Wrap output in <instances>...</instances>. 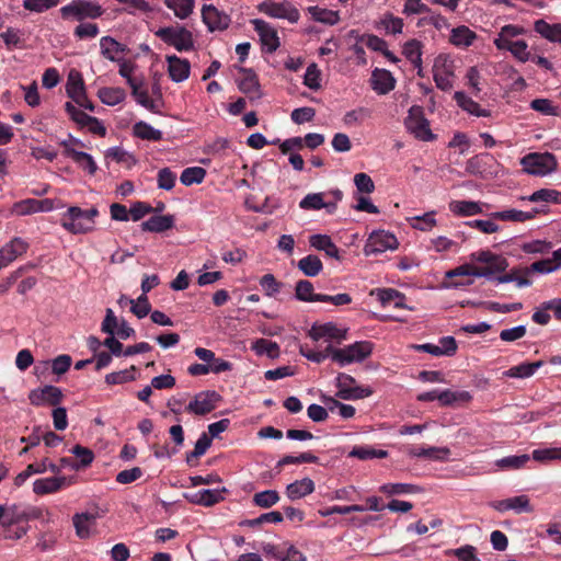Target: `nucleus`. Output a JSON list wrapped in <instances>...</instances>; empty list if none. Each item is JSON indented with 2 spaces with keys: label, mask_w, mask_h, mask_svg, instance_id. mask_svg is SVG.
Instances as JSON below:
<instances>
[{
  "label": "nucleus",
  "mask_w": 561,
  "mask_h": 561,
  "mask_svg": "<svg viewBox=\"0 0 561 561\" xmlns=\"http://www.w3.org/2000/svg\"><path fill=\"white\" fill-rule=\"evenodd\" d=\"M257 9L270 18L286 20L289 23H297L300 19L298 9L287 0H264Z\"/></svg>",
  "instance_id": "4"
},
{
  "label": "nucleus",
  "mask_w": 561,
  "mask_h": 561,
  "mask_svg": "<svg viewBox=\"0 0 561 561\" xmlns=\"http://www.w3.org/2000/svg\"><path fill=\"white\" fill-rule=\"evenodd\" d=\"M350 457L358 458L360 460L386 458L388 451L383 449H375L371 446H355L348 454Z\"/></svg>",
  "instance_id": "51"
},
{
  "label": "nucleus",
  "mask_w": 561,
  "mask_h": 561,
  "mask_svg": "<svg viewBox=\"0 0 561 561\" xmlns=\"http://www.w3.org/2000/svg\"><path fill=\"white\" fill-rule=\"evenodd\" d=\"M404 124L408 131L422 141H431L435 138L421 106H412L409 110Z\"/></svg>",
  "instance_id": "7"
},
{
  "label": "nucleus",
  "mask_w": 561,
  "mask_h": 561,
  "mask_svg": "<svg viewBox=\"0 0 561 561\" xmlns=\"http://www.w3.org/2000/svg\"><path fill=\"white\" fill-rule=\"evenodd\" d=\"M65 111L69 117L81 128H84L87 125H89L91 118L93 117L78 108L72 102L65 103Z\"/></svg>",
  "instance_id": "60"
},
{
  "label": "nucleus",
  "mask_w": 561,
  "mask_h": 561,
  "mask_svg": "<svg viewBox=\"0 0 561 561\" xmlns=\"http://www.w3.org/2000/svg\"><path fill=\"white\" fill-rule=\"evenodd\" d=\"M403 55L411 64L419 69V75H421L422 70V45L421 42L416 39L408 41L403 45Z\"/></svg>",
  "instance_id": "43"
},
{
  "label": "nucleus",
  "mask_w": 561,
  "mask_h": 561,
  "mask_svg": "<svg viewBox=\"0 0 561 561\" xmlns=\"http://www.w3.org/2000/svg\"><path fill=\"white\" fill-rule=\"evenodd\" d=\"M396 78L386 69L376 68L371 72L370 87L379 95H385L396 88Z\"/></svg>",
  "instance_id": "17"
},
{
  "label": "nucleus",
  "mask_w": 561,
  "mask_h": 561,
  "mask_svg": "<svg viewBox=\"0 0 561 561\" xmlns=\"http://www.w3.org/2000/svg\"><path fill=\"white\" fill-rule=\"evenodd\" d=\"M433 77L438 89L448 91L453 88L454 65L448 56L439 55L435 58Z\"/></svg>",
  "instance_id": "11"
},
{
  "label": "nucleus",
  "mask_w": 561,
  "mask_h": 561,
  "mask_svg": "<svg viewBox=\"0 0 561 561\" xmlns=\"http://www.w3.org/2000/svg\"><path fill=\"white\" fill-rule=\"evenodd\" d=\"M308 335L313 341H323L328 345L341 344L347 335V329L339 327L334 322L313 324Z\"/></svg>",
  "instance_id": "8"
},
{
  "label": "nucleus",
  "mask_w": 561,
  "mask_h": 561,
  "mask_svg": "<svg viewBox=\"0 0 561 561\" xmlns=\"http://www.w3.org/2000/svg\"><path fill=\"white\" fill-rule=\"evenodd\" d=\"M438 401L444 407H451L460 403H467L472 399L469 391L458 390L453 391L450 389L440 390Z\"/></svg>",
  "instance_id": "35"
},
{
  "label": "nucleus",
  "mask_w": 561,
  "mask_h": 561,
  "mask_svg": "<svg viewBox=\"0 0 561 561\" xmlns=\"http://www.w3.org/2000/svg\"><path fill=\"white\" fill-rule=\"evenodd\" d=\"M530 459L529 455H512L507 457H503L496 460V466L501 469H519L524 467Z\"/></svg>",
  "instance_id": "59"
},
{
  "label": "nucleus",
  "mask_w": 561,
  "mask_h": 561,
  "mask_svg": "<svg viewBox=\"0 0 561 561\" xmlns=\"http://www.w3.org/2000/svg\"><path fill=\"white\" fill-rule=\"evenodd\" d=\"M156 35L179 51H187L194 48L193 34L183 26L163 27L158 30Z\"/></svg>",
  "instance_id": "5"
},
{
  "label": "nucleus",
  "mask_w": 561,
  "mask_h": 561,
  "mask_svg": "<svg viewBox=\"0 0 561 561\" xmlns=\"http://www.w3.org/2000/svg\"><path fill=\"white\" fill-rule=\"evenodd\" d=\"M307 11L316 22L327 25H335L340 22L339 11L329 10L318 5L309 7Z\"/></svg>",
  "instance_id": "37"
},
{
  "label": "nucleus",
  "mask_w": 561,
  "mask_h": 561,
  "mask_svg": "<svg viewBox=\"0 0 561 561\" xmlns=\"http://www.w3.org/2000/svg\"><path fill=\"white\" fill-rule=\"evenodd\" d=\"M327 351L334 363L344 367L354 363H362L369 357L373 353V344L369 341H357L341 348L327 345Z\"/></svg>",
  "instance_id": "2"
},
{
  "label": "nucleus",
  "mask_w": 561,
  "mask_h": 561,
  "mask_svg": "<svg viewBox=\"0 0 561 561\" xmlns=\"http://www.w3.org/2000/svg\"><path fill=\"white\" fill-rule=\"evenodd\" d=\"M61 145L65 147L66 156L71 158L81 169L88 171L90 174L96 171V163L91 154L68 147L67 141H62Z\"/></svg>",
  "instance_id": "30"
},
{
  "label": "nucleus",
  "mask_w": 561,
  "mask_h": 561,
  "mask_svg": "<svg viewBox=\"0 0 561 561\" xmlns=\"http://www.w3.org/2000/svg\"><path fill=\"white\" fill-rule=\"evenodd\" d=\"M313 491L314 482L310 478L296 480L286 486V495L291 501L302 499Z\"/></svg>",
  "instance_id": "29"
},
{
  "label": "nucleus",
  "mask_w": 561,
  "mask_h": 561,
  "mask_svg": "<svg viewBox=\"0 0 561 561\" xmlns=\"http://www.w3.org/2000/svg\"><path fill=\"white\" fill-rule=\"evenodd\" d=\"M220 400V396L216 391H201L193 400L187 404L185 410L188 413L195 414V415H205L209 412H211L216 405L217 402Z\"/></svg>",
  "instance_id": "13"
},
{
  "label": "nucleus",
  "mask_w": 561,
  "mask_h": 561,
  "mask_svg": "<svg viewBox=\"0 0 561 561\" xmlns=\"http://www.w3.org/2000/svg\"><path fill=\"white\" fill-rule=\"evenodd\" d=\"M456 276H474V277H484L490 279L491 278V272H485L482 270H479V267L463 264L460 265L454 270H450L446 273V277L453 278Z\"/></svg>",
  "instance_id": "52"
},
{
  "label": "nucleus",
  "mask_w": 561,
  "mask_h": 561,
  "mask_svg": "<svg viewBox=\"0 0 561 561\" xmlns=\"http://www.w3.org/2000/svg\"><path fill=\"white\" fill-rule=\"evenodd\" d=\"M543 365L542 360L534 362V363H522L517 366L511 367L505 375L511 378H529L531 377L538 368Z\"/></svg>",
  "instance_id": "49"
},
{
  "label": "nucleus",
  "mask_w": 561,
  "mask_h": 561,
  "mask_svg": "<svg viewBox=\"0 0 561 561\" xmlns=\"http://www.w3.org/2000/svg\"><path fill=\"white\" fill-rule=\"evenodd\" d=\"M348 37L365 44L368 48L375 51L382 53L387 47V43L382 38L371 34L360 35L356 30H351L348 32Z\"/></svg>",
  "instance_id": "46"
},
{
  "label": "nucleus",
  "mask_w": 561,
  "mask_h": 561,
  "mask_svg": "<svg viewBox=\"0 0 561 561\" xmlns=\"http://www.w3.org/2000/svg\"><path fill=\"white\" fill-rule=\"evenodd\" d=\"M185 497L194 504H199L204 506H211L218 503L222 496L218 490L214 489H205L197 491L193 494H185Z\"/></svg>",
  "instance_id": "34"
},
{
  "label": "nucleus",
  "mask_w": 561,
  "mask_h": 561,
  "mask_svg": "<svg viewBox=\"0 0 561 561\" xmlns=\"http://www.w3.org/2000/svg\"><path fill=\"white\" fill-rule=\"evenodd\" d=\"M454 99L459 107H461L463 111L471 115H474L477 117H486L490 115L488 110L481 108L479 103L473 101L465 92H456Z\"/></svg>",
  "instance_id": "33"
},
{
  "label": "nucleus",
  "mask_w": 561,
  "mask_h": 561,
  "mask_svg": "<svg viewBox=\"0 0 561 561\" xmlns=\"http://www.w3.org/2000/svg\"><path fill=\"white\" fill-rule=\"evenodd\" d=\"M117 65H118V73L124 78L126 79V82L129 87H131V84H135L137 83L138 81H140L142 78H137L134 76V72H135V69H136V65L134 62H131L130 60H126L124 58H121L118 61H116Z\"/></svg>",
  "instance_id": "63"
},
{
  "label": "nucleus",
  "mask_w": 561,
  "mask_h": 561,
  "mask_svg": "<svg viewBox=\"0 0 561 561\" xmlns=\"http://www.w3.org/2000/svg\"><path fill=\"white\" fill-rule=\"evenodd\" d=\"M131 94L136 102L151 112H159V99L149 96L148 90L145 88L144 79L131 84Z\"/></svg>",
  "instance_id": "24"
},
{
  "label": "nucleus",
  "mask_w": 561,
  "mask_h": 561,
  "mask_svg": "<svg viewBox=\"0 0 561 561\" xmlns=\"http://www.w3.org/2000/svg\"><path fill=\"white\" fill-rule=\"evenodd\" d=\"M403 20L394 16L391 13H386L379 21V27L382 28L387 34H401L403 31Z\"/></svg>",
  "instance_id": "53"
},
{
  "label": "nucleus",
  "mask_w": 561,
  "mask_h": 561,
  "mask_svg": "<svg viewBox=\"0 0 561 561\" xmlns=\"http://www.w3.org/2000/svg\"><path fill=\"white\" fill-rule=\"evenodd\" d=\"M242 73L243 76L238 83L239 90L252 98H259L260 84L256 75L252 70H242Z\"/></svg>",
  "instance_id": "40"
},
{
  "label": "nucleus",
  "mask_w": 561,
  "mask_h": 561,
  "mask_svg": "<svg viewBox=\"0 0 561 561\" xmlns=\"http://www.w3.org/2000/svg\"><path fill=\"white\" fill-rule=\"evenodd\" d=\"M164 4L181 20L188 18L194 9V0H164Z\"/></svg>",
  "instance_id": "50"
},
{
  "label": "nucleus",
  "mask_w": 561,
  "mask_h": 561,
  "mask_svg": "<svg viewBox=\"0 0 561 561\" xmlns=\"http://www.w3.org/2000/svg\"><path fill=\"white\" fill-rule=\"evenodd\" d=\"M335 381L339 389L336 396L343 400L363 399L373 393L369 388L355 387V379L345 373H340Z\"/></svg>",
  "instance_id": "12"
},
{
  "label": "nucleus",
  "mask_w": 561,
  "mask_h": 561,
  "mask_svg": "<svg viewBox=\"0 0 561 561\" xmlns=\"http://www.w3.org/2000/svg\"><path fill=\"white\" fill-rule=\"evenodd\" d=\"M524 170L537 176H545L557 169V159L552 153H529L520 161Z\"/></svg>",
  "instance_id": "6"
},
{
  "label": "nucleus",
  "mask_w": 561,
  "mask_h": 561,
  "mask_svg": "<svg viewBox=\"0 0 561 561\" xmlns=\"http://www.w3.org/2000/svg\"><path fill=\"white\" fill-rule=\"evenodd\" d=\"M135 370L136 367L130 366L127 369L110 373L105 376V382L110 386H114L134 381L136 379V376L134 374Z\"/></svg>",
  "instance_id": "56"
},
{
  "label": "nucleus",
  "mask_w": 561,
  "mask_h": 561,
  "mask_svg": "<svg viewBox=\"0 0 561 561\" xmlns=\"http://www.w3.org/2000/svg\"><path fill=\"white\" fill-rule=\"evenodd\" d=\"M28 244L22 238H13L0 249V271L27 251Z\"/></svg>",
  "instance_id": "15"
},
{
  "label": "nucleus",
  "mask_w": 561,
  "mask_h": 561,
  "mask_svg": "<svg viewBox=\"0 0 561 561\" xmlns=\"http://www.w3.org/2000/svg\"><path fill=\"white\" fill-rule=\"evenodd\" d=\"M279 501V494L275 490H265L254 494L253 503L262 508H268Z\"/></svg>",
  "instance_id": "61"
},
{
  "label": "nucleus",
  "mask_w": 561,
  "mask_h": 561,
  "mask_svg": "<svg viewBox=\"0 0 561 561\" xmlns=\"http://www.w3.org/2000/svg\"><path fill=\"white\" fill-rule=\"evenodd\" d=\"M410 227L420 231H431L437 224L435 211H427L423 215L408 217Z\"/></svg>",
  "instance_id": "45"
},
{
  "label": "nucleus",
  "mask_w": 561,
  "mask_h": 561,
  "mask_svg": "<svg viewBox=\"0 0 561 561\" xmlns=\"http://www.w3.org/2000/svg\"><path fill=\"white\" fill-rule=\"evenodd\" d=\"M28 518L27 513L16 504L0 505V525L3 528L27 522Z\"/></svg>",
  "instance_id": "19"
},
{
  "label": "nucleus",
  "mask_w": 561,
  "mask_h": 561,
  "mask_svg": "<svg viewBox=\"0 0 561 561\" xmlns=\"http://www.w3.org/2000/svg\"><path fill=\"white\" fill-rule=\"evenodd\" d=\"M378 300L382 306L393 305L396 308H404V295L394 288L376 289Z\"/></svg>",
  "instance_id": "41"
},
{
  "label": "nucleus",
  "mask_w": 561,
  "mask_h": 561,
  "mask_svg": "<svg viewBox=\"0 0 561 561\" xmlns=\"http://www.w3.org/2000/svg\"><path fill=\"white\" fill-rule=\"evenodd\" d=\"M527 199L534 203L546 202L552 204H561V192L557 190L542 188L534 192L530 196L527 197Z\"/></svg>",
  "instance_id": "58"
},
{
  "label": "nucleus",
  "mask_w": 561,
  "mask_h": 561,
  "mask_svg": "<svg viewBox=\"0 0 561 561\" xmlns=\"http://www.w3.org/2000/svg\"><path fill=\"white\" fill-rule=\"evenodd\" d=\"M65 88L67 96L70 98L73 102L87 94L82 75L76 69H71L69 71Z\"/></svg>",
  "instance_id": "22"
},
{
  "label": "nucleus",
  "mask_w": 561,
  "mask_h": 561,
  "mask_svg": "<svg viewBox=\"0 0 561 561\" xmlns=\"http://www.w3.org/2000/svg\"><path fill=\"white\" fill-rule=\"evenodd\" d=\"M66 483L65 477H50L37 479L33 483V492L45 495L58 492Z\"/></svg>",
  "instance_id": "26"
},
{
  "label": "nucleus",
  "mask_w": 561,
  "mask_h": 561,
  "mask_svg": "<svg viewBox=\"0 0 561 561\" xmlns=\"http://www.w3.org/2000/svg\"><path fill=\"white\" fill-rule=\"evenodd\" d=\"M134 134L138 138L146 139V140H153L158 141L162 138V131L159 129L153 128L151 125H149L146 122H137L134 125Z\"/></svg>",
  "instance_id": "54"
},
{
  "label": "nucleus",
  "mask_w": 561,
  "mask_h": 561,
  "mask_svg": "<svg viewBox=\"0 0 561 561\" xmlns=\"http://www.w3.org/2000/svg\"><path fill=\"white\" fill-rule=\"evenodd\" d=\"M260 286L267 297H275L279 294L283 283L278 282L273 274H265L260 279Z\"/></svg>",
  "instance_id": "62"
},
{
  "label": "nucleus",
  "mask_w": 561,
  "mask_h": 561,
  "mask_svg": "<svg viewBox=\"0 0 561 561\" xmlns=\"http://www.w3.org/2000/svg\"><path fill=\"white\" fill-rule=\"evenodd\" d=\"M409 456L414 458H426L430 460L444 461L447 460L450 450L447 447H419L410 448L408 451Z\"/></svg>",
  "instance_id": "27"
},
{
  "label": "nucleus",
  "mask_w": 561,
  "mask_h": 561,
  "mask_svg": "<svg viewBox=\"0 0 561 561\" xmlns=\"http://www.w3.org/2000/svg\"><path fill=\"white\" fill-rule=\"evenodd\" d=\"M203 22L207 25L209 31L225 30L229 25V18L227 14L219 12L214 5H204L202 9Z\"/></svg>",
  "instance_id": "20"
},
{
  "label": "nucleus",
  "mask_w": 561,
  "mask_h": 561,
  "mask_svg": "<svg viewBox=\"0 0 561 561\" xmlns=\"http://www.w3.org/2000/svg\"><path fill=\"white\" fill-rule=\"evenodd\" d=\"M323 197V193H309L299 202V207L304 210L329 208L330 205L324 202Z\"/></svg>",
  "instance_id": "55"
},
{
  "label": "nucleus",
  "mask_w": 561,
  "mask_h": 561,
  "mask_svg": "<svg viewBox=\"0 0 561 561\" xmlns=\"http://www.w3.org/2000/svg\"><path fill=\"white\" fill-rule=\"evenodd\" d=\"M206 176V170L201 167H191L183 170L180 180L183 185L199 184Z\"/></svg>",
  "instance_id": "57"
},
{
  "label": "nucleus",
  "mask_w": 561,
  "mask_h": 561,
  "mask_svg": "<svg viewBox=\"0 0 561 561\" xmlns=\"http://www.w3.org/2000/svg\"><path fill=\"white\" fill-rule=\"evenodd\" d=\"M535 31L546 39L561 44V24H549L539 20L535 23Z\"/></svg>",
  "instance_id": "47"
},
{
  "label": "nucleus",
  "mask_w": 561,
  "mask_h": 561,
  "mask_svg": "<svg viewBox=\"0 0 561 561\" xmlns=\"http://www.w3.org/2000/svg\"><path fill=\"white\" fill-rule=\"evenodd\" d=\"M174 226V216L161 215L153 216L141 224V229L149 232H163Z\"/></svg>",
  "instance_id": "32"
},
{
  "label": "nucleus",
  "mask_w": 561,
  "mask_h": 561,
  "mask_svg": "<svg viewBox=\"0 0 561 561\" xmlns=\"http://www.w3.org/2000/svg\"><path fill=\"white\" fill-rule=\"evenodd\" d=\"M524 33V28L517 25H504L497 37L494 39V45L497 49L503 50L516 41H520L519 35Z\"/></svg>",
  "instance_id": "28"
},
{
  "label": "nucleus",
  "mask_w": 561,
  "mask_h": 561,
  "mask_svg": "<svg viewBox=\"0 0 561 561\" xmlns=\"http://www.w3.org/2000/svg\"><path fill=\"white\" fill-rule=\"evenodd\" d=\"M98 98L103 104L115 106L125 100L126 93L122 88L104 87L98 91Z\"/></svg>",
  "instance_id": "39"
},
{
  "label": "nucleus",
  "mask_w": 561,
  "mask_h": 561,
  "mask_svg": "<svg viewBox=\"0 0 561 561\" xmlns=\"http://www.w3.org/2000/svg\"><path fill=\"white\" fill-rule=\"evenodd\" d=\"M448 207L458 216H474L482 213L481 204L473 201H451Z\"/></svg>",
  "instance_id": "38"
},
{
  "label": "nucleus",
  "mask_w": 561,
  "mask_h": 561,
  "mask_svg": "<svg viewBox=\"0 0 561 561\" xmlns=\"http://www.w3.org/2000/svg\"><path fill=\"white\" fill-rule=\"evenodd\" d=\"M47 470L50 472L57 473L59 472V467L55 463L48 461L47 459H44L41 463H30L25 470L16 474L14 478V485L16 488L22 486L26 480L33 476V474H42L45 473Z\"/></svg>",
  "instance_id": "21"
},
{
  "label": "nucleus",
  "mask_w": 561,
  "mask_h": 561,
  "mask_svg": "<svg viewBox=\"0 0 561 561\" xmlns=\"http://www.w3.org/2000/svg\"><path fill=\"white\" fill-rule=\"evenodd\" d=\"M103 515L99 507L91 511L76 513L72 516V524L76 536L80 539H88L95 533L96 520Z\"/></svg>",
  "instance_id": "9"
},
{
  "label": "nucleus",
  "mask_w": 561,
  "mask_h": 561,
  "mask_svg": "<svg viewBox=\"0 0 561 561\" xmlns=\"http://www.w3.org/2000/svg\"><path fill=\"white\" fill-rule=\"evenodd\" d=\"M297 266L308 277H316L323 270L321 260L313 254L300 259Z\"/></svg>",
  "instance_id": "44"
},
{
  "label": "nucleus",
  "mask_w": 561,
  "mask_h": 561,
  "mask_svg": "<svg viewBox=\"0 0 561 561\" xmlns=\"http://www.w3.org/2000/svg\"><path fill=\"white\" fill-rule=\"evenodd\" d=\"M309 243L318 251H323L329 257L340 260V250L328 234H312L309 237Z\"/></svg>",
  "instance_id": "25"
},
{
  "label": "nucleus",
  "mask_w": 561,
  "mask_h": 561,
  "mask_svg": "<svg viewBox=\"0 0 561 561\" xmlns=\"http://www.w3.org/2000/svg\"><path fill=\"white\" fill-rule=\"evenodd\" d=\"M168 64V73L170 79L180 83L188 79L191 73V64L187 59L178 57L176 55H168L165 57Z\"/></svg>",
  "instance_id": "16"
},
{
  "label": "nucleus",
  "mask_w": 561,
  "mask_h": 561,
  "mask_svg": "<svg viewBox=\"0 0 561 561\" xmlns=\"http://www.w3.org/2000/svg\"><path fill=\"white\" fill-rule=\"evenodd\" d=\"M255 32L260 36L262 47L267 53H273L279 47V38L276 30L264 20L255 19L252 21Z\"/></svg>",
  "instance_id": "14"
},
{
  "label": "nucleus",
  "mask_w": 561,
  "mask_h": 561,
  "mask_svg": "<svg viewBox=\"0 0 561 561\" xmlns=\"http://www.w3.org/2000/svg\"><path fill=\"white\" fill-rule=\"evenodd\" d=\"M472 259L477 262L486 264V266L479 267V270L491 272V278L495 275V273L505 271L507 267V262L503 256L494 254L490 251H479L473 253Z\"/></svg>",
  "instance_id": "18"
},
{
  "label": "nucleus",
  "mask_w": 561,
  "mask_h": 561,
  "mask_svg": "<svg viewBox=\"0 0 561 561\" xmlns=\"http://www.w3.org/2000/svg\"><path fill=\"white\" fill-rule=\"evenodd\" d=\"M104 13V9L96 2L89 0H72L60 8V15L64 20L84 21L94 20Z\"/></svg>",
  "instance_id": "3"
},
{
  "label": "nucleus",
  "mask_w": 561,
  "mask_h": 561,
  "mask_svg": "<svg viewBox=\"0 0 561 561\" xmlns=\"http://www.w3.org/2000/svg\"><path fill=\"white\" fill-rule=\"evenodd\" d=\"M477 34L466 25L451 28L449 42L459 48H467L473 44Z\"/></svg>",
  "instance_id": "31"
},
{
  "label": "nucleus",
  "mask_w": 561,
  "mask_h": 561,
  "mask_svg": "<svg viewBox=\"0 0 561 561\" xmlns=\"http://www.w3.org/2000/svg\"><path fill=\"white\" fill-rule=\"evenodd\" d=\"M537 210L531 209L529 211H523L517 209H505L501 211H495L491 214L493 219L503 220V221H515V222H524L530 220L535 217Z\"/></svg>",
  "instance_id": "36"
},
{
  "label": "nucleus",
  "mask_w": 561,
  "mask_h": 561,
  "mask_svg": "<svg viewBox=\"0 0 561 561\" xmlns=\"http://www.w3.org/2000/svg\"><path fill=\"white\" fill-rule=\"evenodd\" d=\"M98 215L99 210L95 207L81 209L80 207L71 206L62 215L61 226L73 234L88 233L94 229Z\"/></svg>",
  "instance_id": "1"
},
{
  "label": "nucleus",
  "mask_w": 561,
  "mask_h": 561,
  "mask_svg": "<svg viewBox=\"0 0 561 561\" xmlns=\"http://www.w3.org/2000/svg\"><path fill=\"white\" fill-rule=\"evenodd\" d=\"M322 294H316L313 291V285L307 279H301L296 283L295 297L297 300L306 302H320Z\"/></svg>",
  "instance_id": "42"
},
{
  "label": "nucleus",
  "mask_w": 561,
  "mask_h": 561,
  "mask_svg": "<svg viewBox=\"0 0 561 561\" xmlns=\"http://www.w3.org/2000/svg\"><path fill=\"white\" fill-rule=\"evenodd\" d=\"M370 110L366 107H357L355 110L346 112L343 117V122L347 126H356L362 124L368 117H370Z\"/></svg>",
  "instance_id": "64"
},
{
  "label": "nucleus",
  "mask_w": 561,
  "mask_h": 561,
  "mask_svg": "<svg viewBox=\"0 0 561 561\" xmlns=\"http://www.w3.org/2000/svg\"><path fill=\"white\" fill-rule=\"evenodd\" d=\"M398 244L394 234L383 230L374 231L365 244L364 252L366 255L380 254L389 250H396Z\"/></svg>",
  "instance_id": "10"
},
{
  "label": "nucleus",
  "mask_w": 561,
  "mask_h": 561,
  "mask_svg": "<svg viewBox=\"0 0 561 561\" xmlns=\"http://www.w3.org/2000/svg\"><path fill=\"white\" fill-rule=\"evenodd\" d=\"M100 50L105 59L116 62L122 58L121 55L126 51V46L111 36H103L100 39Z\"/></svg>",
  "instance_id": "23"
},
{
  "label": "nucleus",
  "mask_w": 561,
  "mask_h": 561,
  "mask_svg": "<svg viewBox=\"0 0 561 561\" xmlns=\"http://www.w3.org/2000/svg\"><path fill=\"white\" fill-rule=\"evenodd\" d=\"M251 348L259 356H267L268 358H277L279 356V346L276 342L266 340V339H257L252 343Z\"/></svg>",
  "instance_id": "48"
}]
</instances>
